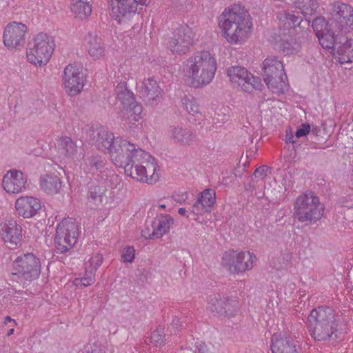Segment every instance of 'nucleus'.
I'll use <instances>...</instances> for the list:
<instances>
[{
  "instance_id": "1",
  "label": "nucleus",
  "mask_w": 353,
  "mask_h": 353,
  "mask_svg": "<svg viewBox=\"0 0 353 353\" xmlns=\"http://www.w3.org/2000/svg\"><path fill=\"white\" fill-rule=\"evenodd\" d=\"M223 37L232 44H241L248 37L252 21L248 11L239 5L226 8L219 17Z\"/></svg>"
},
{
  "instance_id": "2",
  "label": "nucleus",
  "mask_w": 353,
  "mask_h": 353,
  "mask_svg": "<svg viewBox=\"0 0 353 353\" xmlns=\"http://www.w3.org/2000/svg\"><path fill=\"white\" fill-rule=\"evenodd\" d=\"M216 70L215 58L208 51L193 54L183 65V72L194 88L209 84Z\"/></svg>"
},
{
  "instance_id": "3",
  "label": "nucleus",
  "mask_w": 353,
  "mask_h": 353,
  "mask_svg": "<svg viewBox=\"0 0 353 353\" xmlns=\"http://www.w3.org/2000/svg\"><path fill=\"white\" fill-rule=\"evenodd\" d=\"M307 329L315 341L330 339L338 330L334 310L324 306L313 309L307 317Z\"/></svg>"
},
{
  "instance_id": "4",
  "label": "nucleus",
  "mask_w": 353,
  "mask_h": 353,
  "mask_svg": "<svg viewBox=\"0 0 353 353\" xmlns=\"http://www.w3.org/2000/svg\"><path fill=\"white\" fill-rule=\"evenodd\" d=\"M55 47L52 37L45 32L34 34L28 43L27 61L36 66H43L50 61Z\"/></svg>"
},
{
  "instance_id": "5",
  "label": "nucleus",
  "mask_w": 353,
  "mask_h": 353,
  "mask_svg": "<svg viewBox=\"0 0 353 353\" xmlns=\"http://www.w3.org/2000/svg\"><path fill=\"white\" fill-rule=\"evenodd\" d=\"M148 152L137 148L136 146L125 139L116 138L114 140V148L112 149L110 158L112 162L118 167L123 168L125 172L132 169L130 167V163L134 161H141L148 159Z\"/></svg>"
},
{
  "instance_id": "6",
  "label": "nucleus",
  "mask_w": 353,
  "mask_h": 353,
  "mask_svg": "<svg viewBox=\"0 0 353 353\" xmlns=\"http://www.w3.org/2000/svg\"><path fill=\"white\" fill-rule=\"evenodd\" d=\"M294 210L295 218L307 225L315 223L322 217L324 207L319 197L310 191L296 199Z\"/></svg>"
},
{
  "instance_id": "7",
  "label": "nucleus",
  "mask_w": 353,
  "mask_h": 353,
  "mask_svg": "<svg viewBox=\"0 0 353 353\" xmlns=\"http://www.w3.org/2000/svg\"><path fill=\"white\" fill-rule=\"evenodd\" d=\"M79 236V228L72 218L63 219L57 226L54 237L56 248L60 253L71 249L77 243Z\"/></svg>"
},
{
  "instance_id": "8",
  "label": "nucleus",
  "mask_w": 353,
  "mask_h": 353,
  "mask_svg": "<svg viewBox=\"0 0 353 353\" xmlns=\"http://www.w3.org/2000/svg\"><path fill=\"white\" fill-rule=\"evenodd\" d=\"M13 275L17 276L21 282L31 281L37 279L41 272L40 260L32 253L19 255L13 262Z\"/></svg>"
},
{
  "instance_id": "9",
  "label": "nucleus",
  "mask_w": 353,
  "mask_h": 353,
  "mask_svg": "<svg viewBox=\"0 0 353 353\" xmlns=\"http://www.w3.org/2000/svg\"><path fill=\"white\" fill-rule=\"evenodd\" d=\"M330 6V27L344 34L353 30V8L339 1H334Z\"/></svg>"
},
{
  "instance_id": "10",
  "label": "nucleus",
  "mask_w": 353,
  "mask_h": 353,
  "mask_svg": "<svg viewBox=\"0 0 353 353\" xmlns=\"http://www.w3.org/2000/svg\"><path fill=\"white\" fill-rule=\"evenodd\" d=\"M117 99L120 102V116L122 119L137 121L141 118L142 107L134 97V94L125 88V84H119L115 89Z\"/></svg>"
},
{
  "instance_id": "11",
  "label": "nucleus",
  "mask_w": 353,
  "mask_h": 353,
  "mask_svg": "<svg viewBox=\"0 0 353 353\" xmlns=\"http://www.w3.org/2000/svg\"><path fill=\"white\" fill-rule=\"evenodd\" d=\"M150 0H108L111 17L119 24L128 23L135 15L139 6H146Z\"/></svg>"
},
{
  "instance_id": "12",
  "label": "nucleus",
  "mask_w": 353,
  "mask_h": 353,
  "mask_svg": "<svg viewBox=\"0 0 353 353\" xmlns=\"http://www.w3.org/2000/svg\"><path fill=\"white\" fill-rule=\"evenodd\" d=\"M256 256L250 252L229 250L222 257V265L232 274H239L251 270Z\"/></svg>"
},
{
  "instance_id": "13",
  "label": "nucleus",
  "mask_w": 353,
  "mask_h": 353,
  "mask_svg": "<svg viewBox=\"0 0 353 353\" xmlns=\"http://www.w3.org/2000/svg\"><path fill=\"white\" fill-rule=\"evenodd\" d=\"M227 74L233 84L245 92L252 93L256 90H261L263 86L259 77H254L242 66L234 65L228 68Z\"/></svg>"
},
{
  "instance_id": "14",
  "label": "nucleus",
  "mask_w": 353,
  "mask_h": 353,
  "mask_svg": "<svg viewBox=\"0 0 353 353\" xmlns=\"http://www.w3.org/2000/svg\"><path fill=\"white\" fill-rule=\"evenodd\" d=\"M83 150L79 149L76 143L68 137L57 139L54 158L58 161L72 168L81 158Z\"/></svg>"
},
{
  "instance_id": "15",
  "label": "nucleus",
  "mask_w": 353,
  "mask_h": 353,
  "mask_svg": "<svg viewBox=\"0 0 353 353\" xmlns=\"http://www.w3.org/2000/svg\"><path fill=\"white\" fill-rule=\"evenodd\" d=\"M194 34L188 25H180L172 32L166 43L172 53L185 54L194 43Z\"/></svg>"
},
{
  "instance_id": "16",
  "label": "nucleus",
  "mask_w": 353,
  "mask_h": 353,
  "mask_svg": "<svg viewBox=\"0 0 353 353\" xmlns=\"http://www.w3.org/2000/svg\"><path fill=\"white\" fill-rule=\"evenodd\" d=\"M29 29L21 22L12 21L4 28L3 43L9 50H19L26 44V35Z\"/></svg>"
},
{
  "instance_id": "17",
  "label": "nucleus",
  "mask_w": 353,
  "mask_h": 353,
  "mask_svg": "<svg viewBox=\"0 0 353 353\" xmlns=\"http://www.w3.org/2000/svg\"><path fill=\"white\" fill-rule=\"evenodd\" d=\"M85 77L82 68L74 64H69L64 69L63 85L65 92L70 96L78 94L83 88Z\"/></svg>"
},
{
  "instance_id": "18",
  "label": "nucleus",
  "mask_w": 353,
  "mask_h": 353,
  "mask_svg": "<svg viewBox=\"0 0 353 353\" xmlns=\"http://www.w3.org/2000/svg\"><path fill=\"white\" fill-rule=\"evenodd\" d=\"M0 237L9 246H17L22 240V227L12 217L0 220Z\"/></svg>"
},
{
  "instance_id": "19",
  "label": "nucleus",
  "mask_w": 353,
  "mask_h": 353,
  "mask_svg": "<svg viewBox=\"0 0 353 353\" xmlns=\"http://www.w3.org/2000/svg\"><path fill=\"white\" fill-rule=\"evenodd\" d=\"M43 204L39 199L32 196H21L15 201L14 208L18 216L30 219L38 215Z\"/></svg>"
},
{
  "instance_id": "20",
  "label": "nucleus",
  "mask_w": 353,
  "mask_h": 353,
  "mask_svg": "<svg viewBox=\"0 0 353 353\" xmlns=\"http://www.w3.org/2000/svg\"><path fill=\"white\" fill-rule=\"evenodd\" d=\"M272 353H301L299 341L292 336L274 334L271 339Z\"/></svg>"
},
{
  "instance_id": "21",
  "label": "nucleus",
  "mask_w": 353,
  "mask_h": 353,
  "mask_svg": "<svg viewBox=\"0 0 353 353\" xmlns=\"http://www.w3.org/2000/svg\"><path fill=\"white\" fill-rule=\"evenodd\" d=\"M26 182L27 179L21 171L11 169L3 176L2 186L8 194H19L26 189Z\"/></svg>"
},
{
  "instance_id": "22",
  "label": "nucleus",
  "mask_w": 353,
  "mask_h": 353,
  "mask_svg": "<svg viewBox=\"0 0 353 353\" xmlns=\"http://www.w3.org/2000/svg\"><path fill=\"white\" fill-rule=\"evenodd\" d=\"M168 132L174 143L181 146H189L196 139V134L190 128L179 124L170 125Z\"/></svg>"
},
{
  "instance_id": "23",
  "label": "nucleus",
  "mask_w": 353,
  "mask_h": 353,
  "mask_svg": "<svg viewBox=\"0 0 353 353\" xmlns=\"http://www.w3.org/2000/svg\"><path fill=\"white\" fill-rule=\"evenodd\" d=\"M103 159L98 155H85L84 151L82 152L81 158L77 161L76 164L73 165V168L79 167L81 172L85 174H94L100 170L104 166Z\"/></svg>"
},
{
  "instance_id": "24",
  "label": "nucleus",
  "mask_w": 353,
  "mask_h": 353,
  "mask_svg": "<svg viewBox=\"0 0 353 353\" xmlns=\"http://www.w3.org/2000/svg\"><path fill=\"white\" fill-rule=\"evenodd\" d=\"M334 48L333 53L338 55L341 64L353 62V40L349 39L345 34L339 38Z\"/></svg>"
},
{
  "instance_id": "25",
  "label": "nucleus",
  "mask_w": 353,
  "mask_h": 353,
  "mask_svg": "<svg viewBox=\"0 0 353 353\" xmlns=\"http://www.w3.org/2000/svg\"><path fill=\"white\" fill-rule=\"evenodd\" d=\"M216 193L212 189H205L192 205V212L199 215L210 212L216 201Z\"/></svg>"
},
{
  "instance_id": "26",
  "label": "nucleus",
  "mask_w": 353,
  "mask_h": 353,
  "mask_svg": "<svg viewBox=\"0 0 353 353\" xmlns=\"http://www.w3.org/2000/svg\"><path fill=\"white\" fill-rule=\"evenodd\" d=\"M83 46L92 59L97 60L104 57L105 50L101 39L96 34L90 33L86 35Z\"/></svg>"
},
{
  "instance_id": "27",
  "label": "nucleus",
  "mask_w": 353,
  "mask_h": 353,
  "mask_svg": "<svg viewBox=\"0 0 353 353\" xmlns=\"http://www.w3.org/2000/svg\"><path fill=\"white\" fill-rule=\"evenodd\" d=\"M94 141L95 146L100 150L108 152L110 155L112 153V149L114 148V134L103 129L93 132Z\"/></svg>"
},
{
  "instance_id": "28",
  "label": "nucleus",
  "mask_w": 353,
  "mask_h": 353,
  "mask_svg": "<svg viewBox=\"0 0 353 353\" xmlns=\"http://www.w3.org/2000/svg\"><path fill=\"white\" fill-rule=\"evenodd\" d=\"M40 185L43 192L50 195L58 194L62 187L60 178L56 173L42 175L40 179Z\"/></svg>"
},
{
  "instance_id": "29",
  "label": "nucleus",
  "mask_w": 353,
  "mask_h": 353,
  "mask_svg": "<svg viewBox=\"0 0 353 353\" xmlns=\"http://www.w3.org/2000/svg\"><path fill=\"white\" fill-rule=\"evenodd\" d=\"M263 80L285 73L283 63L276 57H269L263 61Z\"/></svg>"
},
{
  "instance_id": "30",
  "label": "nucleus",
  "mask_w": 353,
  "mask_h": 353,
  "mask_svg": "<svg viewBox=\"0 0 353 353\" xmlns=\"http://www.w3.org/2000/svg\"><path fill=\"white\" fill-rule=\"evenodd\" d=\"M277 49L284 54H292L299 51L301 44L292 35L284 34L276 44Z\"/></svg>"
},
{
  "instance_id": "31",
  "label": "nucleus",
  "mask_w": 353,
  "mask_h": 353,
  "mask_svg": "<svg viewBox=\"0 0 353 353\" xmlns=\"http://www.w3.org/2000/svg\"><path fill=\"white\" fill-rule=\"evenodd\" d=\"M70 8L75 18L79 19L88 18L92 12L88 0H70Z\"/></svg>"
},
{
  "instance_id": "32",
  "label": "nucleus",
  "mask_w": 353,
  "mask_h": 353,
  "mask_svg": "<svg viewBox=\"0 0 353 353\" xmlns=\"http://www.w3.org/2000/svg\"><path fill=\"white\" fill-rule=\"evenodd\" d=\"M344 34L334 30L332 27H330L329 30L319 36V41L323 48L332 50L334 52L335 44L339 42V38Z\"/></svg>"
},
{
  "instance_id": "33",
  "label": "nucleus",
  "mask_w": 353,
  "mask_h": 353,
  "mask_svg": "<svg viewBox=\"0 0 353 353\" xmlns=\"http://www.w3.org/2000/svg\"><path fill=\"white\" fill-rule=\"evenodd\" d=\"M318 1L319 0H297L295 3L296 8L304 17L305 21H310L312 16L319 8ZM297 13L299 14V12Z\"/></svg>"
},
{
  "instance_id": "34",
  "label": "nucleus",
  "mask_w": 353,
  "mask_h": 353,
  "mask_svg": "<svg viewBox=\"0 0 353 353\" xmlns=\"http://www.w3.org/2000/svg\"><path fill=\"white\" fill-rule=\"evenodd\" d=\"M287 76L285 72L280 74L278 76H274L272 78L264 80L268 88L274 93L281 94L283 93L287 89L288 83L286 82Z\"/></svg>"
},
{
  "instance_id": "35",
  "label": "nucleus",
  "mask_w": 353,
  "mask_h": 353,
  "mask_svg": "<svg viewBox=\"0 0 353 353\" xmlns=\"http://www.w3.org/2000/svg\"><path fill=\"white\" fill-rule=\"evenodd\" d=\"M174 223V219L170 214H161L158 218V225L156 227V239L161 238L168 233Z\"/></svg>"
},
{
  "instance_id": "36",
  "label": "nucleus",
  "mask_w": 353,
  "mask_h": 353,
  "mask_svg": "<svg viewBox=\"0 0 353 353\" xmlns=\"http://www.w3.org/2000/svg\"><path fill=\"white\" fill-rule=\"evenodd\" d=\"M164 325H158L156 327V350L159 349L162 353L170 347V336L164 332Z\"/></svg>"
},
{
  "instance_id": "37",
  "label": "nucleus",
  "mask_w": 353,
  "mask_h": 353,
  "mask_svg": "<svg viewBox=\"0 0 353 353\" xmlns=\"http://www.w3.org/2000/svg\"><path fill=\"white\" fill-rule=\"evenodd\" d=\"M224 296L220 294H213L209 297L208 310L215 312L219 316H223Z\"/></svg>"
},
{
  "instance_id": "38",
  "label": "nucleus",
  "mask_w": 353,
  "mask_h": 353,
  "mask_svg": "<svg viewBox=\"0 0 353 353\" xmlns=\"http://www.w3.org/2000/svg\"><path fill=\"white\" fill-rule=\"evenodd\" d=\"M306 21L307 24H310L312 21V27L317 38H319V36H322V34L329 30L330 21H326L323 17H316L314 19H312V17L310 22Z\"/></svg>"
},
{
  "instance_id": "39",
  "label": "nucleus",
  "mask_w": 353,
  "mask_h": 353,
  "mask_svg": "<svg viewBox=\"0 0 353 353\" xmlns=\"http://www.w3.org/2000/svg\"><path fill=\"white\" fill-rule=\"evenodd\" d=\"M181 107L190 114L195 116L199 113V106L196 99L192 96L184 95L181 99Z\"/></svg>"
},
{
  "instance_id": "40",
  "label": "nucleus",
  "mask_w": 353,
  "mask_h": 353,
  "mask_svg": "<svg viewBox=\"0 0 353 353\" xmlns=\"http://www.w3.org/2000/svg\"><path fill=\"white\" fill-rule=\"evenodd\" d=\"M130 175L132 178L136 179L137 181L149 184L152 183V179L148 176L147 168L145 165H136L134 170H130Z\"/></svg>"
},
{
  "instance_id": "41",
  "label": "nucleus",
  "mask_w": 353,
  "mask_h": 353,
  "mask_svg": "<svg viewBox=\"0 0 353 353\" xmlns=\"http://www.w3.org/2000/svg\"><path fill=\"white\" fill-rule=\"evenodd\" d=\"M269 170L270 168L265 165H263L256 168L251 176V181L248 185V190L252 191L255 188V183H257L259 181V179L263 181V179L268 175L267 172Z\"/></svg>"
},
{
  "instance_id": "42",
  "label": "nucleus",
  "mask_w": 353,
  "mask_h": 353,
  "mask_svg": "<svg viewBox=\"0 0 353 353\" xmlns=\"http://www.w3.org/2000/svg\"><path fill=\"white\" fill-rule=\"evenodd\" d=\"M239 310V303L236 299L224 296L223 316H233Z\"/></svg>"
},
{
  "instance_id": "43",
  "label": "nucleus",
  "mask_w": 353,
  "mask_h": 353,
  "mask_svg": "<svg viewBox=\"0 0 353 353\" xmlns=\"http://www.w3.org/2000/svg\"><path fill=\"white\" fill-rule=\"evenodd\" d=\"M103 258L99 253L92 254L85 263V269L95 273L98 268L101 265Z\"/></svg>"
},
{
  "instance_id": "44",
  "label": "nucleus",
  "mask_w": 353,
  "mask_h": 353,
  "mask_svg": "<svg viewBox=\"0 0 353 353\" xmlns=\"http://www.w3.org/2000/svg\"><path fill=\"white\" fill-rule=\"evenodd\" d=\"M95 281V273L85 269V276L81 278H76L73 283L76 286H88Z\"/></svg>"
},
{
  "instance_id": "45",
  "label": "nucleus",
  "mask_w": 353,
  "mask_h": 353,
  "mask_svg": "<svg viewBox=\"0 0 353 353\" xmlns=\"http://www.w3.org/2000/svg\"><path fill=\"white\" fill-rule=\"evenodd\" d=\"M171 6L175 10L188 12L193 7V0H172Z\"/></svg>"
},
{
  "instance_id": "46",
  "label": "nucleus",
  "mask_w": 353,
  "mask_h": 353,
  "mask_svg": "<svg viewBox=\"0 0 353 353\" xmlns=\"http://www.w3.org/2000/svg\"><path fill=\"white\" fill-rule=\"evenodd\" d=\"M135 257V250L132 246L125 247L121 254V260L123 263H131Z\"/></svg>"
},
{
  "instance_id": "47",
  "label": "nucleus",
  "mask_w": 353,
  "mask_h": 353,
  "mask_svg": "<svg viewBox=\"0 0 353 353\" xmlns=\"http://www.w3.org/2000/svg\"><path fill=\"white\" fill-rule=\"evenodd\" d=\"M154 221L150 219L147 221L145 228L141 231V236L145 239H152L154 235Z\"/></svg>"
},
{
  "instance_id": "48",
  "label": "nucleus",
  "mask_w": 353,
  "mask_h": 353,
  "mask_svg": "<svg viewBox=\"0 0 353 353\" xmlns=\"http://www.w3.org/2000/svg\"><path fill=\"white\" fill-rule=\"evenodd\" d=\"M154 88V79L153 77H148L145 79L143 83L141 86V90L143 94L149 95L151 92H153V89Z\"/></svg>"
},
{
  "instance_id": "49",
  "label": "nucleus",
  "mask_w": 353,
  "mask_h": 353,
  "mask_svg": "<svg viewBox=\"0 0 353 353\" xmlns=\"http://www.w3.org/2000/svg\"><path fill=\"white\" fill-rule=\"evenodd\" d=\"M285 18L288 22L289 25H292L294 26H299L303 21V17L299 15H296L294 12H285Z\"/></svg>"
},
{
  "instance_id": "50",
  "label": "nucleus",
  "mask_w": 353,
  "mask_h": 353,
  "mask_svg": "<svg viewBox=\"0 0 353 353\" xmlns=\"http://www.w3.org/2000/svg\"><path fill=\"white\" fill-rule=\"evenodd\" d=\"M103 190L98 186H93L90 191V199L94 203H100L101 201V196L103 194Z\"/></svg>"
},
{
  "instance_id": "51",
  "label": "nucleus",
  "mask_w": 353,
  "mask_h": 353,
  "mask_svg": "<svg viewBox=\"0 0 353 353\" xmlns=\"http://www.w3.org/2000/svg\"><path fill=\"white\" fill-rule=\"evenodd\" d=\"M172 199L178 203H184L188 199V194L186 191L179 190L172 195Z\"/></svg>"
},
{
  "instance_id": "52",
  "label": "nucleus",
  "mask_w": 353,
  "mask_h": 353,
  "mask_svg": "<svg viewBox=\"0 0 353 353\" xmlns=\"http://www.w3.org/2000/svg\"><path fill=\"white\" fill-rule=\"evenodd\" d=\"M310 130V125L308 123L302 124L301 126L297 129L295 132V137L296 138H300L304 136H306Z\"/></svg>"
},
{
  "instance_id": "53",
  "label": "nucleus",
  "mask_w": 353,
  "mask_h": 353,
  "mask_svg": "<svg viewBox=\"0 0 353 353\" xmlns=\"http://www.w3.org/2000/svg\"><path fill=\"white\" fill-rule=\"evenodd\" d=\"M26 294L24 292H17L13 295V299L14 301L21 302L26 298L23 297V295Z\"/></svg>"
},
{
  "instance_id": "54",
  "label": "nucleus",
  "mask_w": 353,
  "mask_h": 353,
  "mask_svg": "<svg viewBox=\"0 0 353 353\" xmlns=\"http://www.w3.org/2000/svg\"><path fill=\"white\" fill-rule=\"evenodd\" d=\"M285 142L286 143H295V141L294 140V136L292 134H287L285 136Z\"/></svg>"
},
{
  "instance_id": "55",
  "label": "nucleus",
  "mask_w": 353,
  "mask_h": 353,
  "mask_svg": "<svg viewBox=\"0 0 353 353\" xmlns=\"http://www.w3.org/2000/svg\"><path fill=\"white\" fill-rule=\"evenodd\" d=\"M178 213L181 216H185L186 217H188L187 215V210L184 208H180L178 210Z\"/></svg>"
},
{
  "instance_id": "56",
  "label": "nucleus",
  "mask_w": 353,
  "mask_h": 353,
  "mask_svg": "<svg viewBox=\"0 0 353 353\" xmlns=\"http://www.w3.org/2000/svg\"><path fill=\"white\" fill-rule=\"evenodd\" d=\"M8 322H12L14 324L13 326L17 325V322L15 321V320L12 319L10 316H7L5 318V323H7Z\"/></svg>"
},
{
  "instance_id": "57",
  "label": "nucleus",
  "mask_w": 353,
  "mask_h": 353,
  "mask_svg": "<svg viewBox=\"0 0 353 353\" xmlns=\"http://www.w3.org/2000/svg\"><path fill=\"white\" fill-rule=\"evenodd\" d=\"M5 290H6L5 286L3 285V283H2L1 284H0V295L4 294Z\"/></svg>"
},
{
  "instance_id": "58",
  "label": "nucleus",
  "mask_w": 353,
  "mask_h": 353,
  "mask_svg": "<svg viewBox=\"0 0 353 353\" xmlns=\"http://www.w3.org/2000/svg\"><path fill=\"white\" fill-rule=\"evenodd\" d=\"M199 353H205V346L201 345V347L198 349Z\"/></svg>"
},
{
  "instance_id": "59",
  "label": "nucleus",
  "mask_w": 353,
  "mask_h": 353,
  "mask_svg": "<svg viewBox=\"0 0 353 353\" xmlns=\"http://www.w3.org/2000/svg\"><path fill=\"white\" fill-rule=\"evenodd\" d=\"M14 328H11L10 330H9L8 332V336L12 335L14 333Z\"/></svg>"
},
{
  "instance_id": "60",
  "label": "nucleus",
  "mask_w": 353,
  "mask_h": 353,
  "mask_svg": "<svg viewBox=\"0 0 353 353\" xmlns=\"http://www.w3.org/2000/svg\"><path fill=\"white\" fill-rule=\"evenodd\" d=\"M159 88L160 89L159 86H157L156 88V101H157V98H159V94H157V92H159V90H158Z\"/></svg>"
},
{
  "instance_id": "61",
  "label": "nucleus",
  "mask_w": 353,
  "mask_h": 353,
  "mask_svg": "<svg viewBox=\"0 0 353 353\" xmlns=\"http://www.w3.org/2000/svg\"><path fill=\"white\" fill-rule=\"evenodd\" d=\"M173 323H175L177 325V323L179 322V319L177 318H175V319H173L172 321Z\"/></svg>"
},
{
  "instance_id": "62",
  "label": "nucleus",
  "mask_w": 353,
  "mask_h": 353,
  "mask_svg": "<svg viewBox=\"0 0 353 353\" xmlns=\"http://www.w3.org/2000/svg\"><path fill=\"white\" fill-rule=\"evenodd\" d=\"M159 207L160 208H161V209H165V205H164V204H161V205H159Z\"/></svg>"
},
{
  "instance_id": "63",
  "label": "nucleus",
  "mask_w": 353,
  "mask_h": 353,
  "mask_svg": "<svg viewBox=\"0 0 353 353\" xmlns=\"http://www.w3.org/2000/svg\"><path fill=\"white\" fill-rule=\"evenodd\" d=\"M151 166L152 167V175L154 174V166L152 163H151Z\"/></svg>"
},
{
  "instance_id": "64",
  "label": "nucleus",
  "mask_w": 353,
  "mask_h": 353,
  "mask_svg": "<svg viewBox=\"0 0 353 353\" xmlns=\"http://www.w3.org/2000/svg\"><path fill=\"white\" fill-rule=\"evenodd\" d=\"M164 62H165V60H163V63L160 64V65H162L163 67L165 65Z\"/></svg>"
}]
</instances>
